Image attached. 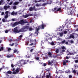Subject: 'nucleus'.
Masks as SVG:
<instances>
[{"mask_svg": "<svg viewBox=\"0 0 78 78\" xmlns=\"http://www.w3.org/2000/svg\"><path fill=\"white\" fill-rule=\"evenodd\" d=\"M17 27H16L14 29V32L15 33H20V32H25L26 31H27V30L29 29V31H32L33 30V29L31 27H29V26H26L24 27V28H22L20 29L19 31L17 30Z\"/></svg>", "mask_w": 78, "mask_h": 78, "instance_id": "obj_1", "label": "nucleus"}, {"mask_svg": "<svg viewBox=\"0 0 78 78\" xmlns=\"http://www.w3.org/2000/svg\"><path fill=\"white\" fill-rule=\"evenodd\" d=\"M28 23V22L27 21H25V20H22L19 22H16L13 24L11 23V25L13 27H14L17 25H19V24H24V23Z\"/></svg>", "mask_w": 78, "mask_h": 78, "instance_id": "obj_2", "label": "nucleus"}, {"mask_svg": "<svg viewBox=\"0 0 78 78\" xmlns=\"http://www.w3.org/2000/svg\"><path fill=\"white\" fill-rule=\"evenodd\" d=\"M67 11V12H66V13L68 14L69 15H70L71 14H72L74 12V10L73 9V8H72V7H68L66 9Z\"/></svg>", "mask_w": 78, "mask_h": 78, "instance_id": "obj_3", "label": "nucleus"}, {"mask_svg": "<svg viewBox=\"0 0 78 78\" xmlns=\"http://www.w3.org/2000/svg\"><path fill=\"white\" fill-rule=\"evenodd\" d=\"M41 29H44V27H45V25L44 24H42L41 26H39V27H37V29H36V31L37 32H35V34H37V35H38V33H39V32H38V31H39V29L40 28H41Z\"/></svg>", "mask_w": 78, "mask_h": 78, "instance_id": "obj_4", "label": "nucleus"}, {"mask_svg": "<svg viewBox=\"0 0 78 78\" xmlns=\"http://www.w3.org/2000/svg\"><path fill=\"white\" fill-rule=\"evenodd\" d=\"M53 11H55L57 12V11H61V8H59L57 7H55L54 9H52Z\"/></svg>", "mask_w": 78, "mask_h": 78, "instance_id": "obj_5", "label": "nucleus"}, {"mask_svg": "<svg viewBox=\"0 0 78 78\" xmlns=\"http://www.w3.org/2000/svg\"><path fill=\"white\" fill-rule=\"evenodd\" d=\"M20 70V68H17V69L15 70L12 73L14 75H16V74H17L19 72V70Z\"/></svg>", "mask_w": 78, "mask_h": 78, "instance_id": "obj_6", "label": "nucleus"}, {"mask_svg": "<svg viewBox=\"0 0 78 78\" xmlns=\"http://www.w3.org/2000/svg\"><path fill=\"white\" fill-rule=\"evenodd\" d=\"M8 13L10 14V12H9V11H7L5 12V14L6 15L5 16L4 18L5 19H7L8 18L9 16L8 15Z\"/></svg>", "mask_w": 78, "mask_h": 78, "instance_id": "obj_7", "label": "nucleus"}, {"mask_svg": "<svg viewBox=\"0 0 78 78\" xmlns=\"http://www.w3.org/2000/svg\"><path fill=\"white\" fill-rule=\"evenodd\" d=\"M33 16V15L31 14H27L26 15H23L22 16V17H24V18H27L28 17H29V16Z\"/></svg>", "mask_w": 78, "mask_h": 78, "instance_id": "obj_8", "label": "nucleus"}, {"mask_svg": "<svg viewBox=\"0 0 78 78\" xmlns=\"http://www.w3.org/2000/svg\"><path fill=\"white\" fill-rule=\"evenodd\" d=\"M46 2V0H39L38 1L35 0L34 2L35 3H38V2Z\"/></svg>", "mask_w": 78, "mask_h": 78, "instance_id": "obj_9", "label": "nucleus"}, {"mask_svg": "<svg viewBox=\"0 0 78 78\" xmlns=\"http://www.w3.org/2000/svg\"><path fill=\"white\" fill-rule=\"evenodd\" d=\"M10 8V6L8 5V6H7L6 5L4 7V9H5V11H6L7 9H8L9 8Z\"/></svg>", "mask_w": 78, "mask_h": 78, "instance_id": "obj_10", "label": "nucleus"}, {"mask_svg": "<svg viewBox=\"0 0 78 78\" xmlns=\"http://www.w3.org/2000/svg\"><path fill=\"white\" fill-rule=\"evenodd\" d=\"M72 38L73 39H74L75 38V36H74V35H73V34H71L68 39H72Z\"/></svg>", "mask_w": 78, "mask_h": 78, "instance_id": "obj_11", "label": "nucleus"}, {"mask_svg": "<svg viewBox=\"0 0 78 78\" xmlns=\"http://www.w3.org/2000/svg\"><path fill=\"white\" fill-rule=\"evenodd\" d=\"M62 49V52H65V50H66V48L65 46H62L61 47Z\"/></svg>", "mask_w": 78, "mask_h": 78, "instance_id": "obj_12", "label": "nucleus"}, {"mask_svg": "<svg viewBox=\"0 0 78 78\" xmlns=\"http://www.w3.org/2000/svg\"><path fill=\"white\" fill-rule=\"evenodd\" d=\"M6 57L7 58H11V57H13V54H10L9 55H7Z\"/></svg>", "mask_w": 78, "mask_h": 78, "instance_id": "obj_13", "label": "nucleus"}, {"mask_svg": "<svg viewBox=\"0 0 78 78\" xmlns=\"http://www.w3.org/2000/svg\"><path fill=\"white\" fill-rule=\"evenodd\" d=\"M17 12H15L14 11H13L11 13V15H12V16H14L15 15H17Z\"/></svg>", "mask_w": 78, "mask_h": 78, "instance_id": "obj_14", "label": "nucleus"}, {"mask_svg": "<svg viewBox=\"0 0 78 78\" xmlns=\"http://www.w3.org/2000/svg\"><path fill=\"white\" fill-rule=\"evenodd\" d=\"M20 64H24V62L23 61H21L20 62V63L18 64V66H19L20 67Z\"/></svg>", "mask_w": 78, "mask_h": 78, "instance_id": "obj_15", "label": "nucleus"}, {"mask_svg": "<svg viewBox=\"0 0 78 78\" xmlns=\"http://www.w3.org/2000/svg\"><path fill=\"white\" fill-rule=\"evenodd\" d=\"M46 78H51V76L50 75V73H49V75H47L46 76Z\"/></svg>", "mask_w": 78, "mask_h": 78, "instance_id": "obj_16", "label": "nucleus"}, {"mask_svg": "<svg viewBox=\"0 0 78 78\" xmlns=\"http://www.w3.org/2000/svg\"><path fill=\"white\" fill-rule=\"evenodd\" d=\"M52 2V1L49 0V1H47V3L48 5H49L50 4H51Z\"/></svg>", "mask_w": 78, "mask_h": 78, "instance_id": "obj_17", "label": "nucleus"}, {"mask_svg": "<svg viewBox=\"0 0 78 78\" xmlns=\"http://www.w3.org/2000/svg\"><path fill=\"white\" fill-rule=\"evenodd\" d=\"M67 54L68 55H73V53H70L69 51H67Z\"/></svg>", "mask_w": 78, "mask_h": 78, "instance_id": "obj_18", "label": "nucleus"}, {"mask_svg": "<svg viewBox=\"0 0 78 78\" xmlns=\"http://www.w3.org/2000/svg\"><path fill=\"white\" fill-rule=\"evenodd\" d=\"M19 2H16L14 3V5H17L19 4Z\"/></svg>", "mask_w": 78, "mask_h": 78, "instance_id": "obj_19", "label": "nucleus"}, {"mask_svg": "<svg viewBox=\"0 0 78 78\" xmlns=\"http://www.w3.org/2000/svg\"><path fill=\"white\" fill-rule=\"evenodd\" d=\"M70 30V29H67L64 32V34H67V31H68V32H69V31Z\"/></svg>", "mask_w": 78, "mask_h": 78, "instance_id": "obj_20", "label": "nucleus"}, {"mask_svg": "<svg viewBox=\"0 0 78 78\" xmlns=\"http://www.w3.org/2000/svg\"><path fill=\"white\" fill-rule=\"evenodd\" d=\"M2 21L3 22H7V20H5V18H3L2 19Z\"/></svg>", "mask_w": 78, "mask_h": 78, "instance_id": "obj_21", "label": "nucleus"}, {"mask_svg": "<svg viewBox=\"0 0 78 78\" xmlns=\"http://www.w3.org/2000/svg\"><path fill=\"white\" fill-rule=\"evenodd\" d=\"M56 73H62V70H59L58 72H56Z\"/></svg>", "mask_w": 78, "mask_h": 78, "instance_id": "obj_22", "label": "nucleus"}, {"mask_svg": "<svg viewBox=\"0 0 78 78\" xmlns=\"http://www.w3.org/2000/svg\"><path fill=\"white\" fill-rule=\"evenodd\" d=\"M29 10L30 11H31L33 10V8L32 7H30L29 8Z\"/></svg>", "mask_w": 78, "mask_h": 78, "instance_id": "obj_23", "label": "nucleus"}, {"mask_svg": "<svg viewBox=\"0 0 78 78\" xmlns=\"http://www.w3.org/2000/svg\"><path fill=\"white\" fill-rule=\"evenodd\" d=\"M48 64H49V65H51L52 63H53V61H51V62L50 61H48Z\"/></svg>", "mask_w": 78, "mask_h": 78, "instance_id": "obj_24", "label": "nucleus"}, {"mask_svg": "<svg viewBox=\"0 0 78 78\" xmlns=\"http://www.w3.org/2000/svg\"><path fill=\"white\" fill-rule=\"evenodd\" d=\"M63 65H64V66H66V61L63 60Z\"/></svg>", "mask_w": 78, "mask_h": 78, "instance_id": "obj_25", "label": "nucleus"}, {"mask_svg": "<svg viewBox=\"0 0 78 78\" xmlns=\"http://www.w3.org/2000/svg\"><path fill=\"white\" fill-rule=\"evenodd\" d=\"M55 52H56V53H58L59 52V49H56L55 50Z\"/></svg>", "mask_w": 78, "mask_h": 78, "instance_id": "obj_26", "label": "nucleus"}, {"mask_svg": "<svg viewBox=\"0 0 78 78\" xmlns=\"http://www.w3.org/2000/svg\"><path fill=\"white\" fill-rule=\"evenodd\" d=\"M59 35L61 37H62V36H63V33H60L59 34Z\"/></svg>", "mask_w": 78, "mask_h": 78, "instance_id": "obj_27", "label": "nucleus"}, {"mask_svg": "<svg viewBox=\"0 0 78 78\" xmlns=\"http://www.w3.org/2000/svg\"><path fill=\"white\" fill-rule=\"evenodd\" d=\"M7 73L8 74H11L12 73V72H11L10 71H9L7 72Z\"/></svg>", "mask_w": 78, "mask_h": 78, "instance_id": "obj_28", "label": "nucleus"}, {"mask_svg": "<svg viewBox=\"0 0 78 78\" xmlns=\"http://www.w3.org/2000/svg\"><path fill=\"white\" fill-rule=\"evenodd\" d=\"M50 44H51V45H55V43H54V42H52L51 43H49Z\"/></svg>", "mask_w": 78, "mask_h": 78, "instance_id": "obj_29", "label": "nucleus"}, {"mask_svg": "<svg viewBox=\"0 0 78 78\" xmlns=\"http://www.w3.org/2000/svg\"><path fill=\"white\" fill-rule=\"evenodd\" d=\"M48 55L49 56V57H51V54L50 52H49L48 53Z\"/></svg>", "mask_w": 78, "mask_h": 78, "instance_id": "obj_30", "label": "nucleus"}, {"mask_svg": "<svg viewBox=\"0 0 78 78\" xmlns=\"http://www.w3.org/2000/svg\"><path fill=\"white\" fill-rule=\"evenodd\" d=\"M3 2H4V1L3 0H1L0 1V5H2V3H3Z\"/></svg>", "mask_w": 78, "mask_h": 78, "instance_id": "obj_31", "label": "nucleus"}, {"mask_svg": "<svg viewBox=\"0 0 78 78\" xmlns=\"http://www.w3.org/2000/svg\"><path fill=\"white\" fill-rule=\"evenodd\" d=\"M45 77V73H44L43 75L42 76V78H44Z\"/></svg>", "mask_w": 78, "mask_h": 78, "instance_id": "obj_32", "label": "nucleus"}, {"mask_svg": "<svg viewBox=\"0 0 78 78\" xmlns=\"http://www.w3.org/2000/svg\"><path fill=\"white\" fill-rule=\"evenodd\" d=\"M48 5L47 2L46 3H44L42 4V6H45V5Z\"/></svg>", "mask_w": 78, "mask_h": 78, "instance_id": "obj_33", "label": "nucleus"}, {"mask_svg": "<svg viewBox=\"0 0 78 78\" xmlns=\"http://www.w3.org/2000/svg\"><path fill=\"white\" fill-rule=\"evenodd\" d=\"M70 43H71V44H73L74 42L73 40H70V41L69 42Z\"/></svg>", "mask_w": 78, "mask_h": 78, "instance_id": "obj_34", "label": "nucleus"}, {"mask_svg": "<svg viewBox=\"0 0 78 78\" xmlns=\"http://www.w3.org/2000/svg\"><path fill=\"white\" fill-rule=\"evenodd\" d=\"M13 8L14 9H16V5H14L13 7Z\"/></svg>", "mask_w": 78, "mask_h": 78, "instance_id": "obj_35", "label": "nucleus"}, {"mask_svg": "<svg viewBox=\"0 0 78 78\" xmlns=\"http://www.w3.org/2000/svg\"><path fill=\"white\" fill-rule=\"evenodd\" d=\"M12 2H10L8 3V5H11L12 4Z\"/></svg>", "mask_w": 78, "mask_h": 78, "instance_id": "obj_36", "label": "nucleus"}, {"mask_svg": "<svg viewBox=\"0 0 78 78\" xmlns=\"http://www.w3.org/2000/svg\"><path fill=\"white\" fill-rule=\"evenodd\" d=\"M66 21H68V22H71V20H69V19H68L66 20Z\"/></svg>", "mask_w": 78, "mask_h": 78, "instance_id": "obj_37", "label": "nucleus"}, {"mask_svg": "<svg viewBox=\"0 0 78 78\" xmlns=\"http://www.w3.org/2000/svg\"><path fill=\"white\" fill-rule=\"evenodd\" d=\"M66 73H70V70L68 69V70H66Z\"/></svg>", "mask_w": 78, "mask_h": 78, "instance_id": "obj_38", "label": "nucleus"}, {"mask_svg": "<svg viewBox=\"0 0 78 78\" xmlns=\"http://www.w3.org/2000/svg\"><path fill=\"white\" fill-rule=\"evenodd\" d=\"M2 50H3V47H1V48H0V51H2Z\"/></svg>", "mask_w": 78, "mask_h": 78, "instance_id": "obj_39", "label": "nucleus"}, {"mask_svg": "<svg viewBox=\"0 0 78 78\" xmlns=\"http://www.w3.org/2000/svg\"><path fill=\"white\" fill-rule=\"evenodd\" d=\"M73 72L74 73H76V71L75 70H73Z\"/></svg>", "mask_w": 78, "mask_h": 78, "instance_id": "obj_40", "label": "nucleus"}, {"mask_svg": "<svg viewBox=\"0 0 78 78\" xmlns=\"http://www.w3.org/2000/svg\"><path fill=\"white\" fill-rule=\"evenodd\" d=\"M9 45H10L11 46H13L14 45V43H13L12 44H10Z\"/></svg>", "mask_w": 78, "mask_h": 78, "instance_id": "obj_41", "label": "nucleus"}, {"mask_svg": "<svg viewBox=\"0 0 78 78\" xmlns=\"http://www.w3.org/2000/svg\"><path fill=\"white\" fill-rule=\"evenodd\" d=\"M17 50L16 49H15L13 51V53H16V51H17Z\"/></svg>", "mask_w": 78, "mask_h": 78, "instance_id": "obj_42", "label": "nucleus"}, {"mask_svg": "<svg viewBox=\"0 0 78 78\" xmlns=\"http://www.w3.org/2000/svg\"><path fill=\"white\" fill-rule=\"evenodd\" d=\"M66 42V41L65 40L62 41L61 43L62 44H64V43H65V42Z\"/></svg>", "mask_w": 78, "mask_h": 78, "instance_id": "obj_43", "label": "nucleus"}, {"mask_svg": "<svg viewBox=\"0 0 78 78\" xmlns=\"http://www.w3.org/2000/svg\"><path fill=\"white\" fill-rule=\"evenodd\" d=\"M35 6L38 7V6H39V5L38 4H36Z\"/></svg>", "mask_w": 78, "mask_h": 78, "instance_id": "obj_44", "label": "nucleus"}, {"mask_svg": "<svg viewBox=\"0 0 78 78\" xmlns=\"http://www.w3.org/2000/svg\"><path fill=\"white\" fill-rule=\"evenodd\" d=\"M30 64H33V63H34V61H30Z\"/></svg>", "mask_w": 78, "mask_h": 78, "instance_id": "obj_45", "label": "nucleus"}, {"mask_svg": "<svg viewBox=\"0 0 78 78\" xmlns=\"http://www.w3.org/2000/svg\"><path fill=\"white\" fill-rule=\"evenodd\" d=\"M43 66H47V64H46V63H44L43 64Z\"/></svg>", "mask_w": 78, "mask_h": 78, "instance_id": "obj_46", "label": "nucleus"}, {"mask_svg": "<svg viewBox=\"0 0 78 78\" xmlns=\"http://www.w3.org/2000/svg\"><path fill=\"white\" fill-rule=\"evenodd\" d=\"M5 33H8V31L7 30H6L5 31Z\"/></svg>", "mask_w": 78, "mask_h": 78, "instance_id": "obj_47", "label": "nucleus"}, {"mask_svg": "<svg viewBox=\"0 0 78 78\" xmlns=\"http://www.w3.org/2000/svg\"><path fill=\"white\" fill-rule=\"evenodd\" d=\"M76 58L78 60V55H76Z\"/></svg>", "mask_w": 78, "mask_h": 78, "instance_id": "obj_48", "label": "nucleus"}, {"mask_svg": "<svg viewBox=\"0 0 78 78\" xmlns=\"http://www.w3.org/2000/svg\"><path fill=\"white\" fill-rule=\"evenodd\" d=\"M11 66L12 68H13L14 67V65L12 64L11 65Z\"/></svg>", "mask_w": 78, "mask_h": 78, "instance_id": "obj_49", "label": "nucleus"}, {"mask_svg": "<svg viewBox=\"0 0 78 78\" xmlns=\"http://www.w3.org/2000/svg\"><path fill=\"white\" fill-rule=\"evenodd\" d=\"M4 12H2V14H1V16H3V15H4Z\"/></svg>", "mask_w": 78, "mask_h": 78, "instance_id": "obj_50", "label": "nucleus"}, {"mask_svg": "<svg viewBox=\"0 0 78 78\" xmlns=\"http://www.w3.org/2000/svg\"><path fill=\"white\" fill-rule=\"evenodd\" d=\"M11 50V48H8V51H10V50Z\"/></svg>", "mask_w": 78, "mask_h": 78, "instance_id": "obj_51", "label": "nucleus"}, {"mask_svg": "<svg viewBox=\"0 0 78 78\" xmlns=\"http://www.w3.org/2000/svg\"><path fill=\"white\" fill-rule=\"evenodd\" d=\"M75 62L76 63H78V60H75Z\"/></svg>", "mask_w": 78, "mask_h": 78, "instance_id": "obj_52", "label": "nucleus"}, {"mask_svg": "<svg viewBox=\"0 0 78 78\" xmlns=\"http://www.w3.org/2000/svg\"><path fill=\"white\" fill-rule=\"evenodd\" d=\"M72 75H69V78H72Z\"/></svg>", "mask_w": 78, "mask_h": 78, "instance_id": "obj_53", "label": "nucleus"}, {"mask_svg": "<svg viewBox=\"0 0 78 78\" xmlns=\"http://www.w3.org/2000/svg\"><path fill=\"white\" fill-rule=\"evenodd\" d=\"M75 0H73V2H71V4L73 3H75Z\"/></svg>", "mask_w": 78, "mask_h": 78, "instance_id": "obj_54", "label": "nucleus"}, {"mask_svg": "<svg viewBox=\"0 0 78 78\" xmlns=\"http://www.w3.org/2000/svg\"><path fill=\"white\" fill-rule=\"evenodd\" d=\"M65 62H66V63L69 62L70 61H68V60H66V61H65Z\"/></svg>", "mask_w": 78, "mask_h": 78, "instance_id": "obj_55", "label": "nucleus"}, {"mask_svg": "<svg viewBox=\"0 0 78 78\" xmlns=\"http://www.w3.org/2000/svg\"><path fill=\"white\" fill-rule=\"evenodd\" d=\"M33 44H34V43H31V44H29V45H33Z\"/></svg>", "mask_w": 78, "mask_h": 78, "instance_id": "obj_56", "label": "nucleus"}, {"mask_svg": "<svg viewBox=\"0 0 78 78\" xmlns=\"http://www.w3.org/2000/svg\"><path fill=\"white\" fill-rule=\"evenodd\" d=\"M62 78H67L66 77L64 76H62Z\"/></svg>", "mask_w": 78, "mask_h": 78, "instance_id": "obj_57", "label": "nucleus"}, {"mask_svg": "<svg viewBox=\"0 0 78 78\" xmlns=\"http://www.w3.org/2000/svg\"><path fill=\"white\" fill-rule=\"evenodd\" d=\"M36 59L37 60H39V58L38 57H37L36 58Z\"/></svg>", "mask_w": 78, "mask_h": 78, "instance_id": "obj_58", "label": "nucleus"}, {"mask_svg": "<svg viewBox=\"0 0 78 78\" xmlns=\"http://www.w3.org/2000/svg\"><path fill=\"white\" fill-rule=\"evenodd\" d=\"M26 56L27 58H30V57L28 56V55H26Z\"/></svg>", "mask_w": 78, "mask_h": 78, "instance_id": "obj_59", "label": "nucleus"}, {"mask_svg": "<svg viewBox=\"0 0 78 78\" xmlns=\"http://www.w3.org/2000/svg\"><path fill=\"white\" fill-rule=\"evenodd\" d=\"M34 10L36 11H37V10H39V9H34Z\"/></svg>", "mask_w": 78, "mask_h": 78, "instance_id": "obj_60", "label": "nucleus"}, {"mask_svg": "<svg viewBox=\"0 0 78 78\" xmlns=\"http://www.w3.org/2000/svg\"><path fill=\"white\" fill-rule=\"evenodd\" d=\"M65 44H66V45H67V44H68V42L67 41V42H66Z\"/></svg>", "mask_w": 78, "mask_h": 78, "instance_id": "obj_61", "label": "nucleus"}, {"mask_svg": "<svg viewBox=\"0 0 78 78\" xmlns=\"http://www.w3.org/2000/svg\"><path fill=\"white\" fill-rule=\"evenodd\" d=\"M15 70V68H13V69H12V71H14Z\"/></svg>", "mask_w": 78, "mask_h": 78, "instance_id": "obj_62", "label": "nucleus"}, {"mask_svg": "<svg viewBox=\"0 0 78 78\" xmlns=\"http://www.w3.org/2000/svg\"><path fill=\"white\" fill-rule=\"evenodd\" d=\"M33 49H32L30 50V51L32 52V51H33Z\"/></svg>", "mask_w": 78, "mask_h": 78, "instance_id": "obj_63", "label": "nucleus"}, {"mask_svg": "<svg viewBox=\"0 0 78 78\" xmlns=\"http://www.w3.org/2000/svg\"><path fill=\"white\" fill-rule=\"evenodd\" d=\"M12 21H15V19H12Z\"/></svg>", "mask_w": 78, "mask_h": 78, "instance_id": "obj_64", "label": "nucleus"}]
</instances>
